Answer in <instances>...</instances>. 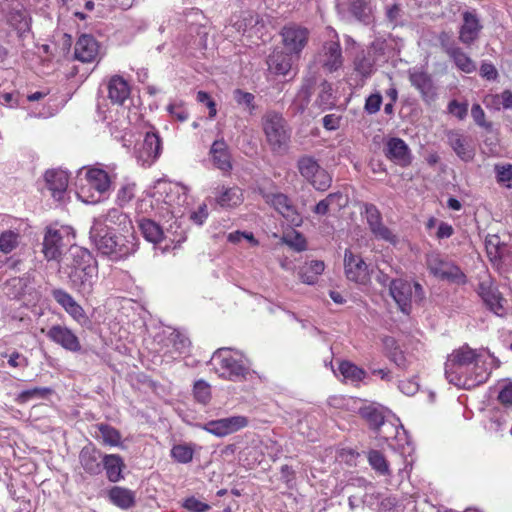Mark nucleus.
<instances>
[{"instance_id":"obj_55","label":"nucleus","mask_w":512,"mask_h":512,"mask_svg":"<svg viewBox=\"0 0 512 512\" xmlns=\"http://www.w3.org/2000/svg\"><path fill=\"white\" fill-rule=\"evenodd\" d=\"M350 10L360 21L366 22L369 18L370 9L367 5V0H351Z\"/></svg>"},{"instance_id":"obj_42","label":"nucleus","mask_w":512,"mask_h":512,"mask_svg":"<svg viewBox=\"0 0 512 512\" xmlns=\"http://www.w3.org/2000/svg\"><path fill=\"white\" fill-rule=\"evenodd\" d=\"M130 302L133 303L130 305V311H133L138 315V319L133 320V326L135 330H139V333L143 334L146 331L149 312L139 300L130 298Z\"/></svg>"},{"instance_id":"obj_2","label":"nucleus","mask_w":512,"mask_h":512,"mask_svg":"<svg viewBox=\"0 0 512 512\" xmlns=\"http://www.w3.org/2000/svg\"><path fill=\"white\" fill-rule=\"evenodd\" d=\"M499 366L500 361L488 349H472L464 344L448 355L445 376L458 388L472 389L485 383Z\"/></svg>"},{"instance_id":"obj_31","label":"nucleus","mask_w":512,"mask_h":512,"mask_svg":"<svg viewBox=\"0 0 512 512\" xmlns=\"http://www.w3.org/2000/svg\"><path fill=\"white\" fill-rule=\"evenodd\" d=\"M106 88L111 103L123 106L128 99V81L121 75H113L108 80Z\"/></svg>"},{"instance_id":"obj_41","label":"nucleus","mask_w":512,"mask_h":512,"mask_svg":"<svg viewBox=\"0 0 512 512\" xmlns=\"http://www.w3.org/2000/svg\"><path fill=\"white\" fill-rule=\"evenodd\" d=\"M103 466L110 481L117 482L120 480L123 462L119 456L114 454L104 456Z\"/></svg>"},{"instance_id":"obj_16","label":"nucleus","mask_w":512,"mask_h":512,"mask_svg":"<svg viewBox=\"0 0 512 512\" xmlns=\"http://www.w3.org/2000/svg\"><path fill=\"white\" fill-rule=\"evenodd\" d=\"M249 425V419L243 415H234L217 420H211L199 427L204 431L217 436L225 437L246 428Z\"/></svg>"},{"instance_id":"obj_51","label":"nucleus","mask_w":512,"mask_h":512,"mask_svg":"<svg viewBox=\"0 0 512 512\" xmlns=\"http://www.w3.org/2000/svg\"><path fill=\"white\" fill-rule=\"evenodd\" d=\"M309 182L315 189L325 191L331 186L332 178L325 169L320 168Z\"/></svg>"},{"instance_id":"obj_54","label":"nucleus","mask_w":512,"mask_h":512,"mask_svg":"<svg viewBox=\"0 0 512 512\" xmlns=\"http://www.w3.org/2000/svg\"><path fill=\"white\" fill-rule=\"evenodd\" d=\"M193 392L195 399L202 404H207L211 399L210 385L204 380H198L194 384Z\"/></svg>"},{"instance_id":"obj_8","label":"nucleus","mask_w":512,"mask_h":512,"mask_svg":"<svg viewBox=\"0 0 512 512\" xmlns=\"http://www.w3.org/2000/svg\"><path fill=\"white\" fill-rule=\"evenodd\" d=\"M390 295L400 311L409 315L413 304H421L425 299L423 287L418 282L395 279L389 283Z\"/></svg>"},{"instance_id":"obj_14","label":"nucleus","mask_w":512,"mask_h":512,"mask_svg":"<svg viewBox=\"0 0 512 512\" xmlns=\"http://www.w3.org/2000/svg\"><path fill=\"white\" fill-rule=\"evenodd\" d=\"M359 413L371 427L379 429V436L386 441L390 438L401 441V435L405 434L403 427H401L402 431H400L398 427L384 421L382 408L376 404H369L361 407Z\"/></svg>"},{"instance_id":"obj_44","label":"nucleus","mask_w":512,"mask_h":512,"mask_svg":"<svg viewBox=\"0 0 512 512\" xmlns=\"http://www.w3.org/2000/svg\"><path fill=\"white\" fill-rule=\"evenodd\" d=\"M368 461L371 467L380 475L389 476V464L385 457L377 450H371L368 453Z\"/></svg>"},{"instance_id":"obj_15","label":"nucleus","mask_w":512,"mask_h":512,"mask_svg":"<svg viewBox=\"0 0 512 512\" xmlns=\"http://www.w3.org/2000/svg\"><path fill=\"white\" fill-rule=\"evenodd\" d=\"M144 139L135 146V159L142 167H150L160 156L162 144L159 136L151 127H145Z\"/></svg>"},{"instance_id":"obj_49","label":"nucleus","mask_w":512,"mask_h":512,"mask_svg":"<svg viewBox=\"0 0 512 512\" xmlns=\"http://www.w3.org/2000/svg\"><path fill=\"white\" fill-rule=\"evenodd\" d=\"M363 207L367 225L370 231H372L383 223L381 213L374 204L365 203Z\"/></svg>"},{"instance_id":"obj_59","label":"nucleus","mask_w":512,"mask_h":512,"mask_svg":"<svg viewBox=\"0 0 512 512\" xmlns=\"http://www.w3.org/2000/svg\"><path fill=\"white\" fill-rule=\"evenodd\" d=\"M109 498L115 505L123 509L128 508V490L113 487L109 492Z\"/></svg>"},{"instance_id":"obj_18","label":"nucleus","mask_w":512,"mask_h":512,"mask_svg":"<svg viewBox=\"0 0 512 512\" xmlns=\"http://www.w3.org/2000/svg\"><path fill=\"white\" fill-rule=\"evenodd\" d=\"M46 337L54 344L62 347L69 352H79L81 350V343L75 332L63 324H55L50 326L47 330L41 329Z\"/></svg>"},{"instance_id":"obj_60","label":"nucleus","mask_w":512,"mask_h":512,"mask_svg":"<svg viewBox=\"0 0 512 512\" xmlns=\"http://www.w3.org/2000/svg\"><path fill=\"white\" fill-rule=\"evenodd\" d=\"M99 431L105 444L116 446L119 443L120 435L116 429L108 425H101Z\"/></svg>"},{"instance_id":"obj_25","label":"nucleus","mask_w":512,"mask_h":512,"mask_svg":"<svg viewBox=\"0 0 512 512\" xmlns=\"http://www.w3.org/2000/svg\"><path fill=\"white\" fill-rule=\"evenodd\" d=\"M385 155L388 159L406 167L411 163V152L404 140L393 137L390 138L385 145Z\"/></svg>"},{"instance_id":"obj_63","label":"nucleus","mask_w":512,"mask_h":512,"mask_svg":"<svg viewBox=\"0 0 512 512\" xmlns=\"http://www.w3.org/2000/svg\"><path fill=\"white\" fill-rule=\"evenodd\" d=\"M284 242L290 247L294 248L297 251H303L306 249V240L305 238L298 232H293L292 234H287L283 238Z\"/></svg>"},{"instance_id":"obj_61","label":"nucleus","mask_w":512,"mask_h":512,"mask_svg":"<svg viewBox=\"0 0 512 512\" xmlns=\"http://www.w3.org/2000/svg\"><path fill=\"white\" fill-rule=\"evenodd\" d=\"M0 104L8 108H16L23 106L24 101L19 98V94L16 92H1Z\"/></svg>"},{"instance_id":"obj_39","label":"nucleus","mask_w":512,"mask_h":512,"mask_svg":"<svg viewBox=\"0 0 512 512\" xmlns=\"http://www.w3.org/2000/svg\"><path fill=\"white\" fill-rule=\"evenodd\" d=\"M320 110L325 111L335 106V97L331 83L323 81L319 86V92L314 102Z\"/></svg>"},{"instance_id":"obj_21","label":"nucleus","mask_w":512,"mask_h":512,"mask_svg":"<svg viewBox=\"0 0 512 512\" xmlns=\"http://www.w3.org/2000/svg\"><path fill=\"white\" fill-rule=\"evenodd\" d=\"M344 272L352 282L364 285L370 281L368 265L360 255L354 254L350 249L344 252Z\"/></svg>"},{"instance_id":"obj_43","label":"nucleus","mask_w":512,"mask_h":512,"mask_svg":"<svg viewBox=\"0 0 512 512\" xmlns=\"http://www.w3.org/2000/svg\"><path fill=\"white\" fill-rule=\"evenodd\" d=\"M233 98L238 106H240L249 115H253L256 110L255 96L242 89H235L233 91Z\"/></svg>"},{"instance_id":"obj_12","label":"nucleus","mask_w":512,"mask_h":512,"mask_svg":"<svg viewBox=\"0 0 512 512\" xmlns=\"http://www.w3.org/2000/svg\"><path fill=\"white\" fill-rule=\"evenodd\" d=\"M429 272L435 277L456 284H464L466 276L452 261L438 252H431L426 256Z\"/></svg>"},{"instance_id":"obj_35","label":"nucleus","mask_w":512,"mask_h":512,"mask_svg":"<svg viewBox=\"0 0 512 512\" xmlns=\"http://www.w3.org/2000/svg\"><path fill=\"white\" fill-rule=\"evenodd\" d=\"M215 200L223 208H233L240 205L244 198L239 187H218L215 191Z\"/></svg>"},{"instance_id":"obj_4","label":"nucleus","mask_w":512,"mask_h":512,"mask_svg":"<svg viewBox=\"0 0 512 512\" xmlns=\"http://www.w3.org/2000/svg\"><path fill=\"white\" fill-rule=\"evenodd\" d=\"M113 168L108 170L101 166L82 167L76 175V194L85 204H97L108 198Z\"/></svg>"},{"instance_id":"obj_38","label":"nucleus","mask_w":512,"mask_h":512,"mask_svg":"<svg viewBox=\"0 0 512 512\" xmlns=\"http://www.w3.org/2000/svg\"><path fill=\"white\" fill-rule=\"evenodd\" d=\"M338 373L345 381L351 383H358L366 377V371L358 367L354 363L344 360L338 365Z\"/></svg>"},{"instance_id":"obj_53","label":"nucleus","mask_w":512,"mask_h":512,"mask_svg":"<svg viewBox=\"0 0 512 512\" xmlns=\"http://www.w3.org/2000/svg\"><path fill=\"white\" fill-rule=\"evenodd\" d=\"M354 69L363 77H368L373 71V62L364 53L358 54L354 60Z\"/></svg>"},{"instance_id":"obj_36","label":"nucleus","mask_w":512,"mask_h":512,"mask_svg":"<svg viewBox=\"0 0 512 512\" xmlns=\"http://www.w3.org/2000/svg\"><path fill=\"white\" fill-rule=\"evenodd\" d=\"M325 264L321 260H311L305 262L298 271L300 280L308 285H314L318 281V277L323 273Z\"/></svg>"},{"instance_id":"obj_17","label":"nucleus","mask_w":512,"mask_h":512,"mask_svg":"<svg viewBox=\"0 0 512 512\" xmlns=\"http://www.w3.org/2000/svg\"><path fill=\"white\" fill-rule=\"evenodd\" d=\"M477 293L490 311L497 316L505 315V299L502 297L497 285L490 276H486L480 280Z\"/></svg>"},{"instance_id":"obj_10","label":"nucleus","mask_w":512,"mask_h":512,"mask_svg":"<svg viewBox=\"0 0 512 512\" xmlns=\"http://www.w3.org/2000/svg\"><path fill=\"white\" fill-rule=\"evenodd\" d=\"M262 127L266 140L273 151L284 148L290 138L283 116L275 111H267L262 117Z\"/></svg>"},{"instance_id":"obj_24","label":"nucleus","mask_w":512,"mask_h":512,"mask_svg":"<svg viewBox=\"0 0 512 512\" xmlns=\"http://www.w3.org/2000/svg\"><path fill=\"white\" fill-rule=\"evenodd\" d=\"M463 23L459 29V41L465 46H471L480 35L482 25L475 12L465 11L462 14Z\"/></svg>"},{"instance_id":"obj_32","label":"nucleus","mask_w":512,"mask_h":512,"mask_svg":"<svg viewBox=\"0 0 512 512\" xmlns=\"http://www.w3.org/2000/svg\"><path fill=\"white\" fill-rule=\"evenodd\" d=\"M79 458L83 469L89 474L97 475L102 471L104 456L94 447H84L80 452Z\"/></svg>"},{"instance_id":"obj_26","label":"nucleus","mask_w":512,"mask_h":512,"mask_svg":"<svg viewBox=\"0 0 512 512\" xmlns=\"http://www.w3.org/2000/svg\"><path fill=\"white\" fill-rule=\"evenodd\" d=\"M447 141L450 147L461 160L469 162L474 158L475 151L471 145L470 139L463 135L460 131H448Z\"/></svg>"},{"instance_id":"obj_7","label":"nucleus","mask_w":512,"mask_h":512,"mask_svg":"<svg viewBox=\"0 0 512 512\" xmlns=\"http://www.w3.org/2000/svg\"><path fill=\"white\" fill-rule=\"evenodd\" d=\"M75 233L72 227L68 225H50L47 227L44 238L42 252L48 261H57L59 265L62 263L60 257L64 248L67 246L76 247L73 245Z\"/></svg>"},{"instance_id":"obj_30","label":"nucleus","mask_w":512,"mask_h":512,"mask_svg":"<svg viewBox=\"0 0 512 512\" xmlns=\"http://www.w3.org/2000/svg\"><path fill=\"white\" fill-rule=\"evenodd\" d=\"M48 93L46 91H36L27 95L26 100L30 103L28 106H23L27 110L28 116L32 118H49L54 115V110L44 103H40L45 99Z\"/></svg>"},{"instance_id":"obj_64","label":"nucleus","mask_w":512,"mask_h":512,"mask_svg":"<svg viewBox=\"0 0 512 512\" xmlns=\"http://www.w3.org/2000/svg\"><path fill=\"white\" fill-rule=\"evenodd\" d=\"M183 507L190 512H206L210 509L209 504L198 500L194 496L186 498Z\"/></svg>"},{"instance_id":"obj_13","label":"nucleus","mask_w":512,"mask_h":512,"mask_svg":"<svg viewBox=\"0 0 512 512\" xmlns=\"http://www.w3.org/2000/svg\"><path fill=\"white\" fill-rule=\"evenodd\" d=\"M155 342L159 346L156 348V351L163 353V355H168L171 358H176L188 352L191 344L186 335L171 328H164L158 333L155 336Z\"/></svg>"},{"instance_id":"obj_23","label":"nucleus","mask_w":512,"mask_h":512,"mask_svg":"<svg viewBox=\"0 0 512 512\" xmlns=\"http://www.w3.org/2000/svg\"><path fill=\"white\" fill-rule=\"evenodd\" d=\"M44 180L52 197L57 201H62L69 183L67 172L62 169H49L44 174Z\"/></svg>"},{"instance_id":"obj_3","label":"nucleus","mask_w":512,"mask_h":512,"mask_svg":"<svg viewBox=\"0 0 512 512\" xmlns=\"http://www.w3.org/2000/svg\"><path fill=\"white\" fill-rule=\"evenodd\" d=\"M59 272L64 274L75 289L83 297H89L98 280V266L92 254L81 247H72L69 255L59 266Z\"/></svg>"},{"instance_id":"obj_47","label":"nucleus","mask_w":512,"mask_h":512,"mask_svg":"<svg viewBox=\"0 0 512 512\" xmlns=\"http://www.w3.org/2000/svg\"><path fill=\"white\" fill-rule=\"evenodd\" d=\"M194 451L191 446L187 444L174 445L171 449L172 458L182 464L192 461Z\"/></svg>"},{"instance_id":"obj_33","label":"nucleus","mask_w":512,"mask_h":512,"mask_svg":"<svg viewBox=\"0 0 512 512\" xmlns=\"http://www.w3.org/2000/svg\"><path fill=\"white\" fill-rule=\"evenodd\" d=\"M444 52L453 60L462 72L470 74L476 71V63L457 45H444Z\"/></svg>"},{"instance_id":"obj_1","label":"nucleus","mask_w":512,"mask_h":512,"mask_svg":"<svg viewBox=\"0 0 512 512\" xmlns=\"http://www.w3.org/2000/svg\"><path fill=\"white\" fill-rule=\"evenodd\" d=\"M157 201H162L160 215L166 219V223L173 220L165 231L156 222L150 219L139 221V230L143 237L154 244H163V250L175 248L185 240L183 230L178 219L183 215L182 206L186 201V188L182 185L165 180H158L155 186Z\"/></svg>"},{"instance_id":"obj_37","label":"nucleus","mask_w":512,"mask_h":512,"mask_svg":"<svg viewBox=\"0 0 512 512\" xmlns=\"http://www.w3.org/2000/svg\"><path fill=\"white\" fill-rule=\"evenodd\" d=\"M314 85V78L306 79L303 82L301 88L299 89L292 103V109L295 113H303L305 109L308 107L311 100Z\"/></svg>"},{"instance_id":"obj_45","label":"nucleus","mask_w":512,"mask_h":512,"mask_svg":"<svg viewBox=\"0 0 512 512\" xmlns=\"http://www.w3.org/2000/svg\"><path fill=\"white\" fill-rule=\"evenodd\" d=\"M320 168V165L313 157L304 156L298 160L299 172L307 181L315 176Z\"/></svg>"},{"instance_id":"obj_11","label":"nucleus","mask_w":512,"mask_h":512,"mask_svg":"<svg viewBox=\"0 0 512 512\" xmlns=\"http://www.w3.org/2000/svg\"><path fill=\"white\" fill-rule=\"evenodd\" d=\"M0 19L20 37L30 30L31 17L19 0H0Z\"/></svg>"},{"instance_id":"obj_58","label":"nucleus","mask_w":512,"mask_h":512,"mask_svg":"<svg viewBox=\"0 0 512 512\" xmlns=\"http://www.w3.org/2000/svg\"><path fill=\"white\" fill-rule=\"evenodd\" d=\"M341 197L342 195L340 193H330L326 198L315 205L313 212L317 215H326L329 212L331 205Z\"/></svg>"},{"instance_id":"obj_56","label":"nucleus","mask_w":512,"mask_h":512,"mask_svg":"<svg viewBox=\"0 0 512 512\" xmlns=\"http://www.w3.org/2000/svg\"><path fill=\"white\" fill-rule=\"evenodd\" d=\"M486 251L489 259L496 263L501 258L503 247L500 246L499 239L497 236H491L485 241Z\"/></svg>"},{"instance_id":"obj_9","label":"nucleus","mask_w":512,"mask_h":512,"mask_svg":"<svg viewBox=\"0 0 512 512\" xmlns=\"http://www.w3.org/2000/svg\"><path fill=\"white\" fill-rule=\"evenodd\" d=\"M325 37L326 40L316 54L315 61L325 71L333 73L342 68L344 57L338 33L332 27L326 28Z\"/></svg>"},{"instance_id":"obj_28","label":"nucleus","mask_w":512,"mask_h":512,"mask_svg":"<svg viewBox=\"0 0 512 512\" xmlns=\"http://www.w3.org/2000/svg\"><path fill=\"white\" fill-rule=\"evenodd\" d=\"M209 156L213 165L224 174L232 170L231 154L224 140H216L212 143Z\"/></svg>"},{"instance_id":"obj_46","label":"nucleus","mask_w":512,"mask_h":512,"mask_svg":"<svg viewBox=\"0 0 512 512\" xmlns=\"http://www.w3.org/2000/svg\"><path fill=\"white\" fill-rule=\"evenodd\" d=\"M19 244V234L12 230L4 231L0 234V251L10 253Z\"/></svg>"},{"instance_id":"obj_27","label":"nucleus","mask_w":512,"mask_h":512,"mask_svg":"<svg viewBox=\"0 0 512 512\" xmlns=\"http://www.w3.org/2000/svg\"><path fill=\"white\" fill-rule=\"evenodd\" d=\"M74 55L81 62H93L99 55L97 40L88 34L81 35L75 44Z\"/></svg>"},{"instance_id":"obj_29","label":"nucleus","mask_w":512,"mask_h":512,"mask_svg":"<svg viewBox=\"0 0 512 512\" xmlns=\"http://www.w3.org/2000/svg\"><path fill=\"white\" fill-rule=\"evenodd\" d=\"M409 80L411 85L421 93L425 101L434 99L433 82L427 72L420 68H412L409 70Z\"/></svg>"},{"instance_id":"obj_57","label":"nucleus","mask_w":512,"mask_h":512,"mask_svg":"<svg viewBox=\"0 0 512 512\" xmlns=\"http://www.w3.org/2000/svg\"><path fill=\"white\" fill-rule=\"evenodd\" d=\"M371 233L378 240L388 242L392 245H396L398 243V237L383 223L373 229Z\"/></svg>"},{"instance_id":"obj_48","label":"nucleus","mask_w":512,"mask_h":512,"mask_svg":"<svg viewBox=\"0 0 512 512\" xmlns=\"http://www.w3.org/2000/svg\"><path fill=\"white\" fill-rule=\"evenodd\" d=\"M494 171L497 182L506 188L512 189V164H497Z\"/></svg>"},{"instance_id":"obj_22","label":"nucleus","mask_w":512,"mask_h":512,"mask_svg":"<svg viewBox=\"0 0 512 512\" xmlns=\"http://www.w3.org/2000/svg\"><path fill=\"white\" fill-rule=\"evenodd\" d=\"M54 300L65 310V312L78 324L83 325L88 322V316L83 307L64 289H54L52 291Z\"/></svg>"},{"instance_id":"obj_6","label":"nucleus","mask_w":512,"mask_h":512,"mask_svg":"<svg viewBox=\"0 0 512 512\" xmlns=\"http://www.w3.org/2000/svg\"><path fill=\"white\" fill-rule=\"evenodd\" d=\"M90 239L100 253L112 260H119L128 255L125 237L117 236L102 221L94 220L90 229Z\"/></svg>"},{"instance_id":"obj_5","label":"nucleus","mask_w":512,"mask_h":512,"mask_svg":"<svg viewBox=\"0 0 512 512\" xmlns=\"http://www.w3.org/2000/svg\"><path fill=\"white\" fill-rule=\"evenodd\" d=\"M209 365L221 379L238 382L246 379L250 362L241 351L222 347L213 353Z\"/></svg>"},{"instance_id":"obj_20","label":"nucleus","mask_w":512,"mask_h":512,"mask_svg":"<svg viewBox=\"0 0 512 512\" xmlns=\"http://www.w3.org/2000/svg\"><path fill=\"white\" fill-rule=\"evenodd\" d=\"M281 36L285 50L298 58L308 42L309 31L305 27L292 24L283 27Z\"/></svg>"},{"instance_id":"obj_40","label":"nucleus","mask_w":512,"mask_h":512,"mask_svg":"<svg viewBox=\"0 0 512 512\" xmlns=\"http://www.w3.org/2000/svg\"><path fill=\"white\" fill-rule=\"evenodd\" d=\"M483 103L490 109H512V92L505 90L501 94L486 95Z\"/></svg>"},{"instance_id":"obj_62","label":"nucleus","mask_w":512,"mask_h":512,"mask_svg":"<svg viewBox=\"0 0 512 512\" xmlns=\"http://www.w3.org/2000/svg\"><path fill=\"white\" fill-rule=\"evenodd\" d=\"M169 114L180 122H184L188 119L189 113L182 102L171 103L167 106Z\"/></svg>"},{"instance_id":"obj_52","label":"nucleus","mask_w":512,"mask_h":512,"mask_svg":"<svg viewBox=\"0 0 512 512\" xmlns=\"http://www.w3.org/2000/svg\"><path fill=\"white\" fill-rule=\"evenodd\" d=\"M51 393V389L47 387H35L32 389L24 390L17 396V401L20 403H26L33 398H45Z\"/></svg>"},{"instance_id":"obj_19","label":"nucleus","mask_w":512,"mask_h":512,"mask_svg":"<svg viewBox=\"0 0 512 512\" xmlns=\"http://www.w3.org/2000/svg\"><path fill=\"white\" fill-rule=\"evenodd\" d=\"M265 202L271 205L277 212H279L291 225L300 226L302 224V217L292 205L290 199L283 193H269L260 189Z\"/></svg>"},{"instance_id":"obj_50","label":"nucleus","mask_w":512,"mask_h":512,"mask_svg":"<svg viewBox=\"0 0 512 512\" xmlns=\"http://www.w3.org/2000/svg\"><path fill=\"white\" fill-rule=\"evenodd\" d=\"M258 23V17L252 15L251 13L244 12L236 20L233 21V27L242 34H245L249 28H251L254 24Z\"/></svg>"},{"instance_id":"obj_34","label":"nucleus","mask_w":512,"mask_h":512,"mask_svg":"<svg viewBox=\"0 0 512 512\" xmlns=\"http://www.w3.org/2000/svg\"><path fill=\"white\" fill-rule=\"evenodd\" d=\"M295 56L287 51H274L268 59V67L270 72L276 75L286 76L292 69Z\"/></svg>"}]
</instances>
